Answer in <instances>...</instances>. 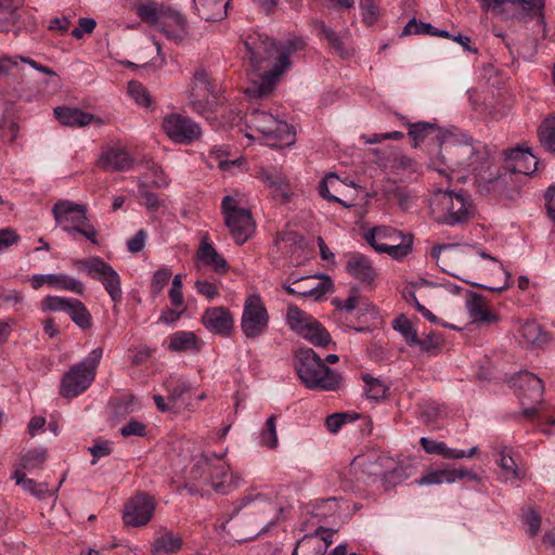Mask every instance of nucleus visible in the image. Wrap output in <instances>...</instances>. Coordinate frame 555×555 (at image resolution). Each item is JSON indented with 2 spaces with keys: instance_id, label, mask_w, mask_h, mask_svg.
<instances>
[{
  "instance_id": "63",
  "label": "nucleus",
  "mask_w": 555,
  "mask_h": 555,
  "mask_svg": "<svg viewBox=\"0 0 555 555\" xmlns=\"http://www.w3.org/2000/svg\"><path fill=\"white\" fill-rule=\"evenodd\" d=\"M18 234L11 228L0 230V251L17 243Z\"/></svg>"
},
{
  "instance_id": "28",
  "label": "nucleus",
  "mask_w": 555,
  "mask_h": 555,
  "mask_svg": "<svg viewBox=\"0 0 555 555\" xmlns=\"http://www.w3.org/2000/svg\"><path fill=\"white\" fill-rule=\"evenodd\" d=\"M54 115L62 125L68 127H85L95 121L102 124L100 118L79 108L56 107Z\"/></svg>"
},
{
  "instance_id": "50",
  "label": "nucleus",
  "mask_w": 555,
  "mask_h": 555,
  "mask_svg": "<svg viewBox=\"0 0 555 555\" xmlns=\"http://www.w3.org/2000/svg\"><path fill=\"white\" fill-rule=\"evenodd\" d=\"M128 93L135 101L137 104L147 107L151 103V98L147 90L139 81H130L128 83Z\"/></svg>"
},
{
  "instance_id": "40",
  "label": "nucleus",
  "mask_w": 555,
  "mask_h": 555,
  "mask_svg": "<svg viewBox=\"0 0 555 555\" xmlns=\"http://www.w3.org/2000/svg\"><path fill=\"white\" fill-rule=\"evenodd\" d=\"M259 442L262 447L274 450L279 446L276 433V416L271 415L267 418L263 428L260 431Z\"/></svg>"
},
{
  "instance_id": "19",
  "label": "nucleus",
  "mask_w": 555,
  "mask_h": 555,
  "mask_svg": "<svg viewBox=\"0 0 555 555\" xmlns=\"http://www.w3.org/2000/svg\"><path fill=\"white\" fill-rule=\"evenodd\" d=\"M202 323L215 335L230 336L234 327V319L225 307H211L202 314Z\"/></svg>"
},
{
  "instance_id": "23",
  "label": "nucleus",
  "mask_w": 555,
  "mask_h": 555,
  "mask_svg": "<svg viewBox=\"0 0 555 555\" xmlns=\"http://www.w3.org/2000/svg\"><path fill=\"white\" fill-rule=\"evenodd\" d=\"M517 384L522 405L541 402L544 392V385L541 378L530 372H522L518 375Z\"/></svg>"
},
{
  "instance_id": "41",
  "label": "nucleus",
  "mask_w": 555,
  "mask_h": 555,
  "mask_svg": "<svg viewBox=\"0 0 555 555\" xmlns=\"http://www.w3.org/2000/svg\"><path fill=\"white\" fill-rule=\"evenodd\" d=\"M182 546V539L171 532H165L154 542L155 552L175 553Z\"/></svg>"
},
{
  "instance_id": "30",
  "label": "nucleus",
  "mask_w": 555,
  "mask_h": 555,
  "mask_svg": "<svg viewBox=\"0 0 555 555\" xmlns=\"http://www.w3.org/2000/svg\"><path fill=\"white\" fill-rule=\"evenodd\" d=\"M12 479L15 483L23 488L25 492L36 496L37 499H43L48 495H53V492L48 488V483H38L36 480L26 477V473L21 468H17L12 474Z\"/></svg>"
},
{
  "instance_id": "10",
  "label": "nucleus",
  "mask_w": 555,
  "mask_h": 555,
  "mask_svg": "<svg viewBox=\"0 0 555 555\" xmlns=\"http://www.w3.org/2000/svg\"><path fill=\"white\" fill-rule=\"evenodd\" d=\"M217 94L218 87L210 73L203 65L197 66L188 90L189 105L195 113L210 120L216 111V102L210 101V96L215 100Z\"/></svg>"
},
{
  "instance_id": "60",
  "label": "nucleus",
  "mask_w": 555,
  "mask_h": 555,
  "mask_svg": "<svg viewBox=\"0 0 555 555\" xmlns=\"http://www.w3.org/2000/svg\"><path fill=\"white\" fill-rule=\"evenodd\" d=\"M120 434L124 437L137 436L143 437L146 434V426L144 423L131 420L125 426L120 428Z\"/></svg>"
},
{
  "instance_id": "44",
  "label": "nucleus",
  "mask_w": 555,
  "mask_h": 555,
  "mask_svg": "<svg viewBox=\"0 0 555 555\" xmlns=\"http://www.w3.org/2000/svg\"><path fill=\"white\" fill-rule=\"evenodd\" d=\"M376 463L380 466V469L375 472L376 475L383 478L401 477L402 467L392 457L383 454L377 457Z\"/></svg>"
},
{
  "instance_id": "52",
  "label": "nucleus",
  "mask_w": 555,
  "mask_h": 555,
  "mask_svg": "<svg viewBox=\"0 0 555 555\" xmlns=\"http://www.w3.org/2000/svg\"><path fill=\"white\" fill-rule=\"evenodd\" d=\"M235 160L229 162L227 159V153L222 149H214L207 159V165L210 168L218 167L221 170H229L231 166L235 165Z\"/></svg>"
},
{
  "instance_id": "22",
  "label": "nucleus",
  "mask_w": 555,
  "mask_h": 555,
  "mask_svg": "<svg viewBox=\"0 0 555 555\" xmlns=\"http://www.w3.org/2000/svg\"><path fill=\"white\" fill-rule=\"evenodd\" d=\"M330 286L328 278L320 281L315 276H304L295 280L292 285H285L284 288L289 295L319 299L328 291Z\"/></svg>"
},
{
  "instance_id": "59",
  "label": "nucleus",
  "mask_w": 555,
  "mask_h": 555,
  "mask_svg": "<svg viewBox=\"0 0 555 555\" xmlns=\"http://www.w3.org/2000/svg\"><path fill=\"white\" fill-rule=\"evenodd\" d=\"M478 452L477 447H473L468 450L452 449L444 443L441 456L447 460H461L470 459Z\"/></svg>"
},
{
  "instance_id": "18",
  "label": "nucleus",
  "mask_w": 555,
  "mask_h": 555,
  "mask_svg": "<svg viewBox=\"0 0 555 555\" xmlns=\"http://www.w3.org/2000/svg\"><path fill=\"white\" fill-rule=\"evenodd\" d=\"M505 3L518 4L521 9L520 20L528 22L537 18L539 24L544 27V0H480V5L485 11L501 13V8Z\"/></svg>"
},
{
  "instance_id": "1",
  "label": "nucleus",
  "mask_w": 555,
  "mask_h": 555,
  "mask_svg": "<svg viewBox=\"0 0 555 555\" xmlns=\"http://www.w3.org/2000/svg\"><path fill=\"white\" fill-rule=\"evenodd\" d=\"M244 44L251 69L246 95L257 100L272 92L281 76L291 68L292 54L302 50L306 42L296 36L275 42L266 34L253 33Z\"/></svg>"
},
{
  "instance_id": "38",
  "label": "nucleus",
  "mask_w": 555,
  "mask_h": 555,
  "mask_svg": "<svg viewBox=\"0 0 555 555\" xmlns=\"http://www.w3.org/2000/svg\"><path fill=\"white\" fill-rule=\"evenodd\" d=\"M313 318L300 310L298 307L291 305L287 308L286 321L288 326L298 335L309 325Z\"/></svg>"
},
{
  "instance_id": "42",
  "label": "nucleus",
  "mask_w": 555,
  "mask_h": 555,
  "mask_svg": "<svg viewBox=\"0 0 555 555\" xmlns=\"http://www.w3.org/2000/svg\"><path fill=\"white\" fill-rule=\"evenodd\" d=\"M521 336L524 339L532 345L544 344L547 339V335L542 331L541 326L534 322H526L520 328Z\"/></svg>"
},
{
  "instance_id": "51",
  "label": "nucleus",
  "mask_w": 555,
  "mask_h": 555,
  "mask_svg": "<svg viewBox=\"0 0 555 555\" xmlns=\"http://www.w3.org/2000/svg\"><path fill=\"white\" fill-rule=\"evenodd\" d=\"M435 30H436V27L433 26L431 24L417 21L416 18H412L404 26L402 35L403 36H406V35L433 36V33H435Z\"/></svg>"
},
{
  "instance_id": "3",
  "label": "nucleus",
  "mask_w": 555,
  "mask_h": 555,
  "mask_svg": "<svg viewBox=\"0 0 555 555\" xmlns=\"http://www.w3.org/2000/svg\"><path fill=\"white\" fill-rule=\"evenodd\" d=\"M135 13L168 40L180 42L188 37V21L181 12L173 8L153 0H144L138 3Z\"/></svg>"
},
{
  "instance_id": "61",
  "label": "nucleus",
  "mask_w": 555,
  "mask_h": 555,
  "mask_svg": "<svg viewBox=\"0 0 555 555\" xmlns=\"http://www.w3.org/2000/svg\"><path fill=\"white\" fill-rule=\"evenodd\" d=\"M78 24L79 26L72 30V36L76 39H81L86 34H91L96 26V22L88 17L79 18Z\"/></svg>"
},
{
  "instance_id": "17",
  "label": "nucleus",
  "mask_w": 555,
  "mask_h": 555,
  "mask_svg": "<svg viewBox=\"0 0 555 555\" xmlns=\"http://www.w3.org/2000/svg\"><path fill=\"white\" fill-rule=\"evenodd\" d=\"M257 178L270 190L275 201L286 204L293 197L294 186L281 167L273 165L261 167Z\"/></svg>"
},
{
  "instance_id": "45",
  "label": "nucleus",
  "mask_w": 555,
  "mask_h": 555,
  "mask_svg": "<svg viewBox=\"0 0 555 555\" xmlns=\"http://www.w3.org/2000/svg\"><path fill=\"white\" fill-rule=\"evenodd\" d=\"M393 328L398 331L408 345L413 346L418 343V336L412 323L404 317L400 315L393 321Z\"/></svg>"
},
{
  "instance_id": "4",
  "label": "nucleus",
  "mask_w": 555,
  "mask_h": 555,
  "mask_svg": "<svg viewBox=\"0 0 555 555\" xmlns=\"http://www.w3.org/2000/svg\"><path fill=\"white\" fill-rule=\"evenodd\" d=\"M296 371L302 384L309 389L334 391L341 383L340 374L327 367L310 348L297 351Z\"/></svg>"
},
{
  "instance_id": "2",
  "label": "nucleus",
  "mask_w": 555,
  "mask_h": 555,
  "mask_svg": "<svg viewBox=\"0 0 555 555\" xmlns=\"http://www.w3.org/2000/svg\"><path fill=\"white\" fill-rule=\"evenodd\" d=\"M443 153L442 164L447 168L437 167L436 170L440 173H446L447 169L451 171L464 170L487 181H492L495 178L492 175H489V178L485 177L491 166L489 149L482 142L474 141L467 134L450 133L446 137Z\"/></svg>"
},
{
  "instance_id": "13",
  "label": "nucleus",
  "mask_w": 555,
  "mask_h": 555,
  "mask_svg": "<svg viewBox=\"0 0 555 555\" xmlns=\"http://www.w3.org/2000/svg\"><path fill=\"white\" fill-rule=\"evenodd\" d=\"M79 271L86 272L91 279L101 282L111 299L119 304L122 299L120 276L117 271L101 257L94 256L74 261Z\"/></svg>"
},
{
  "instance_id": "36",
  "label": "nucleus",
  "mask_w": 555,
  "mask_h": 555,
  "mask_svg": "<svg viewBox=\"0 0 555 555\" xmlns=\"http://www.w3.org/2000/svg\"><path fill=\"white\" fill-rule=\"evenodd\" d=\"M48 452L44 448H33L24 452L20 459V466L22 470L33 472L37 468H41L43 463L47 461Z\"/></svg>"
},
{
  "instance_id": "46",
  "label": "nucleus",
  "mask_w": 555,
  "mask_h": 555,
  "mask_svg": "<svg viewBox=\"0 0 555 555\" xmlns=\"http://www.w3.org/2000/svg\"><path fill=\"white\" fill-rule=\"evenodd\" d=\"M339 183V179L335 173L326 175L319 183L318 192L319 195L327 199L330 202H341V198L331 194V190H335L336 185Z\"/></svg>"
},
{
  "instance_id": "64",
  "label": "nucleus",
  "mask_w": 555,
  "mask_h": 555,
  "mask_svg": "<svg viewBox=\"0 0 555 555\" xmlns=\"http://www.w3.org/2000/svg\"><path fill=\"white\" fill-rule=\"evenodd\" d=\"M525 525L530 535H535L541 526V518L534 511H529L524 516Z\"/></svg>"
},
{
  "instance_id": "31",
  "label": "nucleus",
  "mask_w": 555,
  "mask_h": 555,
  "mask_svg": "<svg viewBox=\"0 0 555 555\" xmlns=\"http://www.w3.org/2000/svg\"><path fill=\"white\" fill-rule=\"evenodd\" d=\"M451 132L442 133L437 125L433 122L418 121L409 125V135L412 138L415 145L423 142L428 135L435 134V138L440 141V144L443 146V140Z\"/></svg>"
},
{
  "instance_id": "27",
  "label": "nucleus",
  "mask_w": 555,
  "mask_h": 555,
  "mask_svg": "<svg viewBox=\"0 0 555 555\" xmlns=\"http://www.w3.org/2000/svg\"><path fill=\"white\" fill-rule=\"evenodd\" d=\"M197 259L216 273L223 274L229 269L227 260L217 251L207 236H204L201 241Z\"/></svg>"
},
{
  "instance_id": "16",
  "label": "nucleus",
  "mask_w": 555,
  "mask_h": 555,
  "mask_svg": "<svg viewBox=\"0 0 555 555\" xmlns=\"http://www.w3.org/2000/svg\"><path fill=\"white\" fill-rule=\"evenodd\" d=\"M163 129L173 142L182 144H189L199 139L202 134L198 124L190 117L177 113L164 117Z\"/></svg>"
},
{
  "instance_id": "32",
  "label": "nucleus",
  "mask_w": 555,
  "mask_h": 555,
  "mask_svg": "<svg viewBox=\"0 0 555 555\" xmlns=\"http://www.w3.org/2000/svg\"><path fill=\"white\" fill-rule=\"evenodd\" d=\"M169 349L176 352L198 351V338L193 332H176L170 336Z\"/></svg>"
},
{
  "instance_id": "39",
  "label": "nucleus",
  "mask_w": 555,
  "mask_h": 555,
  "mask_svg": "<svg viewBox=\"0 0 555 555\" xmlns=\"http://www.w3.org/2000/svg\"><path fill=\"white\" fill-rule=\"evenodd\" d=\"M66 313L80 328L86 330L91 326V314L79 299H72L70 308Z\"/></svg>"
},
{
  "instance_id": "8",
  "label": "nucleus",
  "mask_w": 555,
  "mask_h": 555,
  "mask_svg": "<svg viewBox=\"0 0 555 555\" xmlns=\"http://www.w3.org/2000/svg\"><path fill=\"white\" fill-rule=\"evenodd\" d=\"M212 456L217 460L216 464L208 455H202L192 467V477L209 483L216 492L221 494L235 490L240 485V477L229 474V466L222 461L223 454L214 453Z\"/></svg>"
},
{
  "instance_id": "11",
  "label": "nucleus",
  "mask_w": 555,
  "mask_h": 555,
  "mask_svg": "<svg viewBox=\"0 0 555 555\" xmlns=\"http://www.w3.org/2000/svg\"><path fill=\"white\" fill-rule=\"evenodd\" d=\"M364 238L377 253H386L397 260L403 259L412 249L411 236L391 227L373 228L364 233Z\"/></svg>"
},
{
  "instance_id": "12",
  "label": "nucleus",
  "mask_w": 555,
  "mask_h": 555,
  "mask_svg": "<svg viewBox=\"0 0 555 555\" xmlns=\"http://www.w3.org/2000/svg\"><path fill=\"white\" fill-rule=\"evenodd\" d=\"M221 209L232 237L238 245L244 244L256 229L250 211L241 207L240 201L230 195L222 198Z\"/></svg>"
},
{
  "instance_id": "33",
  "label": "nucleus",
  "mask_w": 555,
  "mask_h": 555,
  "mask_svg": "<svg viewBox=\"0 0 555 555\" xmlns=\"http://www.w3.org/2000/svg\"><path fill=\"white\" fill-rule=\"evenodd\" d=\"M300 336L317 347H324L331 341L330 333L314 318L304 328Z\"/></svg>"
},
{
  "instance_id": "25",
  "label": "nucleus",
  "mask_w": 555,
  "mask_h": 555,
  "mask_svg": "<svg viewBox=\"0 0 555 555\" xmlns=\"http://www.w3.org/2000/svg\"><path fill=\"white\" fill-rule=\"evenodd\" d=\"M253 505L255 509L267 514L278 513L279 507L275 504V492L267 489H251L240 500V507Z\"/></svg>"
},
{
  "instance_id": "57",
  "label": "nucleus",
  "mask_w": 555,
  "mask_h": 555,
  "mask_svg": "<svg viewBox=\"0 0 555 555\" xmlns=\"http://www.w3.org/2000/svg\"><path fill=\"white\" fill-rule=\"evenodd\" d=\"M141 409V404L132 395H124L118 399L116 411L118 414H128L137 412Z\"/></svg>"
},
{
  "instance_id": "20",
  "label": "nucleus",
  "mask_w": 555,
  "mask_h": 555,
  "mask_svg": "<svg viewBox=\"0 0 555 555\" xmlns=\"http://www.w3.org/2000/svg\"><path fill=\"white\" fill-rule=\"evenodd\" d=\"M134 164L131 155L119 145L106 146L96 160V166L104 171H127Z\"/></svg>"
},
{
  "instance_id": "47",
  "label": "nucleus",
  "mask_w": 555,
  "mask_h": 555,
  "mask_svg": "<svg viewBox=\"0 0 555 555\" xmlns=\"http://www.w3.org/2000/svg\"><path fill=\"white\" fill-rule=\"evenodd\" d=\"M171 278V270L167 267L158 269L151 282V295L153 298L157 297L164 287L167 285Z\"/></svg>"
},
{
  "instance_id": "62",
  "label": "nucleus",
  "mask_w": 555,
  "mask_h": 555,
  "mask_svg": "<svg viewBox=\"0 0 555 555\" xmlns=\"http://www.w3.org/2000/svg\"><path fill=\"white\" fill-rule=\"evenodd\" d=\"M349 420L346 413H334L326 417L325 426L330 433L336 434Z\"/></svg>"
},
{
  "instance_id": "26",
  "label": "nucleus",
  "mask_w": 555,
  "mask_h": 555,
  "mask_svg": "<svg viewBox=\"0 0 555 555\" xmlns=\"http://www.w3.org/2000/svg\"><path fill=\"white\" fill-rule=\"evenodd\" d=\"M346 271L363 284H372L376 276L371 260L359 253L349 256L346 262Z\"/></svg>"
},
{
  "instance_id": "58",
  "label": "nucleus",
  "mask_w": 555,
  "mask_h": 555,
  "mask_svg": "<svg viewBox=\"0 0 555 555\" xmlns=\"http://www.w3.org/2000/svg\"><path fill=\"white\" fill-rule=\"evenodd\" d=\"M335 533L334 530L319 527L313 533L306 534L301 540H299V543H302L305 541H310L314 538L320 539L324 542V547L322 553L324 554L327 550V547L333 543V534Z\"/></svg>"
},
{
  "instance_id": "37",
  "label": "nucleus",
  "mask_w": 555,
  "mask_h": 555,
  "mask_svg": "<svg viewBox=\"0 0 555 555\" xmlns=\"http://www.w3.org/2000/svg\"><path fill=\"white\" fill-rule=\"evenodd\" d=\"M541 145L548 152L555 153V115L547 116L539 127Z\"/></svg>"
},
{
  "instance_id": "24",
  "label": "nucleus",
  "mask_w": 555,
  "mask_h": 555,
  "mask_svg": "<svg viewBox=\"0 0 555 555\" xmlns=\"http://www.w3.org/2000/svg\"><path fill=\"white\" fill-rule=\"evenodd\" d=\"M505 168L515 173L532 175L538 168V162L529 151L514 149L505 151Z\"/></svg>"
},
{
  "instance_id": "43",
  "label": "nucleus",
  "mask_w": 555,
  "mask_h": 555,
  "mask_svg": "<svg viewBox=\"0 0 555 555\" xmlns=\"http://www.w3.org/2000/svg\"><path fill=\"white\" fill-rule=\"evenodd\" d=\"M363 382L365 384V393L369 399L379 400L386 397L388 386L383 380L366 374L363 376Z\"/></svg>"
},
{
  "instance_id": "48",
  "label": "nucleus",
  "mask_w": 555,
  "mask_h": 555,
  "mask_svg": "<svg viewBox=\"0 0 555 555\" xmlns=\"http://www.w3.org/2000/svg\"><path fill=\"white\" fill-rule=\"evenodd\" d=\"M443 339L438 333H429L424 338H418V343L415 346L420 347L422 352L435 353L441 349Z\"/></svg>"
},
{
  "instance_id": "54",
  "label": "nucleus",
  "mask_w": 555,
  "mask_h": 555,
  "mask_svg": "<svg viewBox=\"0 0 555 555\" xmlns=\"http://www.w3.org/2000/svg\"><path fill=\"white\" fill-rule=\"evenodd\" d=\"M73 298H65L59 296H47L42 300V309L50 311H63L67 312L68 308H70Z\"/></svg>"
},
{
  "instance_id": "56",
  "label": "nucleus",
  "mask_w": 555,
  "mask_h": 555,
  "mask_svg": "<svg viewBox=\"0 0 555 555\" xmlns=\"http://www.w3.org/2000/svg\"><path fill=\"white\" fill-rule=\"evenodd\" d=\"M194 287L199 295L204 296L208 300H212L220 296L218 286L210 281L198 279L195 281Z\"/></svg>"
},
{
  "instance_id": "15",
  "label": "nucleus",
  "mask_w": 555,
  "mask_h": 555,
  "mask_svg": "<svg viewBox=\"0 0 555 555\" xmlns=\"http://www.w3.org/2000/svg\"><path fill=\"white\" fill-rule=\"evenodd\" d=\"M154 499L143 492L131 496L124 507L122 519L127 527H142L151 521L155 513Z\"/></svg>"
},
{
  "instance_id": "14",
  "label": "nucleus",
  "mask_w": 555,
  "mask_h": 555,
  "mask_svg": "<svg viewBox=\"0 0 555 555\" xmlns=\"http://www.w3.org/2000/svg\"><path fill=\"white\" fill-rule=\"evenodd\" d=\"M269 313L258 295L245 299L241 318V330L246 338L256 339L263 335L269 326Z\"/></svg>"
},
{
  "instance_id": "7",
  "label": "nucleus",
  "mask_w": 555,
  "mask_h": 555,
  "mask_svg": "<svg viewBox=\"0 0 555 555\" xmlns=\"http://www.w3.org/2000/svg\"><path fill=\"white\" fill-rule=\"evenodd\" d=\"M246 124L250 129L262 134L270 146L282 147L295 141L292 127L285 120L263 109H253L246 115Z\"/></svg>"
},
{
  "instance_id": "34",
  "label": "nucleus",
  "mask_w": 555,
  "mask_h": 555,
  "mask_svg": "<svg viewBox=\"0 0 555 555\" xmlns=\"http://www.w3.org/2000/svg\"><path fill=\"white\" fill-rule=\"evenodd\" d=\"M466 309L473 322H492L496 319L487 310L483 298L477 294L466 301Z\"/></svg>"
},
{
  "instance_id": "49",
  "label": "nucleus",
  "mask_w": 555,
  "mask_h": 555,
  "mask_svg": "<svg viewBox=\"0 0 555 555\" xmlns=\"http://www.w3.org/2000/svg\"><path fill=\"white\" fill-rule=\"evenodd\" d=\"M499 465L503 472L505 480L520 479V472L512 456L502 453L499 459Z\"/></svg>"
},
{
  "instance_id": "55",
  "label": "nucleus",
  "mask_w": 555,
  "mask_h": 555,
  "mask_svg": "<svg viewBox=\"0 0 555 555\" xmlns=\"http://www.w3.org/2000/svg\"><path fill=\"white\" fill-rule=\"evenodd\" d=\"M191 387L186 382H178L177 385L172 386L169 390L168 401L177 406L184 404V395L190 391Z\"/></svg>"
},
{
  "instance_id": "21",
  "label": "nucleus",
  "mask_w": 555,
  "mask_h": 555,
  "mask_svg": "<svg viewBox=\"0 0 555 555\" xmlns=\"http://www.w3.org/2000/svg\"><path fill=\"white\" fill-rule=\"evenodd\" d=\"M29 281L34 289H39L47 284L56 289L69 291L78 295H82L85 292L82 282L66 274H35Z\"/></svg>"
},
{
  "instance_id": "5",
  "label": "nucleus",
  "mask_w": 555,
  "mask_h": 555,
  "mask_svg": "<svg viewBox=\"0 0 555 555\" xmlns=\"http://www.w3.org/2000/svg\"><path fill=\"white\" fill-rule=\"evenodd\" d=\"M431 211L437 222L454 227L467 222L474 206L465 191H438L431 201Z\"/></svg>"
},
{
  "instance_id": "9",
  "label": "nucleus",
  "mask_w": 555,
  "mask_h": 555,
  "mask_svg": "<svg viewBox=\"0 0 555 555\" xmlns=\"http://www.w3.org/2000/svg\"><path fill=\"white\" fill-rule=\"evenodd\" d=\"M103 349H93L88 357L73 365L62 379L60 393L65 398H75L86 391L96 375Z\"/></svg>"
},
{
  "instance_id": "53",
  "label": "nucleus",
  "mask_w": 555,
  "mask_h": 555,
  "mask_svg": "<svg viewBox=\"0 0 555 555\" xmlns=\"http://www.w3.org/2000/svg\"><path fill=\"white\" fill-rule=\"evenodd\" d=\"M182 282H183V275L176 274L173 276L171 287L168 293L170 302L176 308H183V305H184V297H183V293H182Z\"/></svg>"
},
{
  "instance_id": "35",
  "label": "nucleus",
  "mask_w": 555,
  "mask_h": 555,
  "mask_svg": "<svg viewBox=\"0 0 555 555\" xmlns=\"http://www.w3.org/2000/svg\"><path fill=\"white\" fill-rule=\"evenodd\" d=\"M415 482L420 486L453 483L455 482L454 468L446 467L427 472L416 479Z\"/></svg>"
},
{
  "instance_id": "6",
  "label": "nucleus",
  "mask_w": 555,
  "mask_h": 555,
  "mask_svg": "<svg viewBox=\"0 0 555 555\" xmlns=\"http://www.w3.org/2000/svg\"><path fill=\"white\" fill-rule=\"evenodd\" d=\"M52 214L56 224L69 236L80 234L93 245L99 244L98 232L88 219L85 205L68 199L59 201L53 205Z\"/></svg>"
},
{
  "instance_id": "29",
  "label": "nucleus",
  "mask_w": 555,
  "mask_h": 555,
  "mask_svg": "<svg viewBox=\"0 0 555 555\" xmlns=\"http://www.w3.org/2000/svg\"><path fill=\"white\" fill-rule=\"evenodd\" d=\"M231 0H193L198 15L206 21H220L227 15Z\"/></svg>"
}]
</instances>
